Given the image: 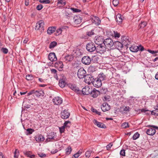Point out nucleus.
<instances>
[{"instance_id":"nucleus-1","label":"nucleus","mask_w":158,"mask_h":158,"mask_svg":"<svg viewBox=\"0 0 158 158\" xmlns=\"http://www.w3.org/2000/svg\"><path fill=\"white\" fill-rule=\"evenodd\" d=\"M44 21L42 20H40L36 23L35 29L37 30H39L40 32H42L44 31Z\"/></svg>"},{"instance_id":"nucleus-2","label":"nucleus","mask_w":158,"mask_h":158,"mask_svg":"<svg viewBox=\"0 0 158 158\" xmlns=\"http://www.w3.org/2000/svg\"><path fill=\"white\" fill-rule=\"evenodd\" d=\"M86 48L88 52H92L96 50V47L94 43L91 42L87 44Z\"/></svg>"},{"instance_id":"nucleus-3","label":"nucleus","mask_w":158,"mask_h":158,"mask_svg":"<svg viewBox=\"0 0 158 158\" xmlns=\"http://www.w3.org/2000/svg\"><path fill=\"white\" fill-rule=\"evenodd\" d=\"M103 44L106 47L110 48L114 44L113 40L110 38H107L104 40Z\"/></svg>"},{"instance_id":"nucleus-4","label":"nucleus","mask_w":158,"mask_h":158,"mask_svg":"<svg viewBox=\"0 0 158 158\" xmlns=\"http://www.w3.org/2000/svg\"><path fill=\"white\" fill-rule=\"evenodd\" d=\"M86 72L83 68H81L78 69L77 72L78 77L82 79L86 75Z\"/></svg>"},{"instance_id":"nucleus-5","label":"nucleus","mask_w":158,"mask_h":158,"mask_svg":"<svg viewBox=\"0 0 158 158\" xmlns=\"http://www.w3.org/2000/svg\"><path fill=\"white\" fill-rule=\"evenodd\" d=\"M149 127H152L153 128H150L148 129L146 131V133L148 135H153L155 134L156 133V130L155 129H158V127L153 125H149Z\"/></svg>"},{"instance_id":"nucleus-6","label":"nucleus","mask_w":158,"mask_h":158,"mask_svg":"<svg viewBox=\"0 0 158 158\" xmlns=\"http://www.w3.org/2000/svg\"><path fill=\"white\" fill-rule=\"evenodd\" d=\"M94 42L98 45L103 44L104 40L103 37L102 36H96L94 39Z\"/></svg>"},{"instance_id":"nucleus-7","label":"nucleus","mask_w":158,"mask_h":158,"mask_svg":"<svg viewBox=\"0 0 158 158\" xmlns=\"http://www.w3.org/2000/svg\"><path fill=\"white\" fill-rule=\"evenodd\" d=\"M103 44H102L98 45V46L96 47V50L98 52L102 53L105 52L106 48L103 45Z\"/></svg>"},{"instance_id":"nucleus-8","label":"nucleus","mask_w":158,"mask_h":158,"mask_svg":"<svg viewBox=\"0 0 158 158\" xmlns=\"http://www.w3.org/2000/svg\"><path fill=\"white\" fill-rule=\"evenodd\" d=\"M84 77V81L88 85H90L91 83H92L94 78L91 75L89 74L86 75Z\"/></svg>"},{"instance_id":"nucleus-9","label":"nucleus","mask_w":158,"mask_h":158,"mask_svg":"<svg viewBox=\"0 0 158 158\" xmlns=\"http://www.w3.org/2000/svg\"><path fill=\"white\" fill-rule=\"evenodd\" d=\"M82 62L85 65H89L91 62L90 57L88 56L83 57L81 60Z\"/></svg>"},{"instance_id":"nucleus-10","label":"nucleus","mask_w":158,"mask_h":158,"mask_svg":"<svg viewBox=\"0 0 158 158\" xmlns=\"http://www.w3.org/2000/svg\"><path fill=\"white\" fill-rule=\"evenodd\" d=\"M92 84L96 88L100 87L102 85V82L97 78L94 79Z\"/></svg>"},{"instance_id":"nucleus-11","label":"nucleus","mask_w":158,"mask_h":158,"mask_svg":"<svg viewBox=\"0 0 158 158\" xmlns=\"http://www.w3.org/2000/svg\"><path fill=\"white\" fill-rule=\"evenodd\" d=\"M52 101L55 105H59L62 104L63 100L60 97H57L53 99Z\"/></svg>"},{"instance_id":"nucleus-12","label":"nucleus","mask_w":158,"mask_h":158,"mask_svg":"<svg viewBox=\"0 0 158 158\" xmlns=\"http://www.w3.org/2000/svg\"><path fill=\"white\" fill-rule=\"evenodd\" d=\"M92 92V89H90L88 86H86L83 88L82 92L84 95H88Z\"/></svg>"},{"instance_id":"nucleus-13","label":"nucleus","mask_w":158,"mask_h":158,"mask_svg":"<svg viewBox=\"0 0 158 158\" xmlns=\"http://www.w3.org/2000/svg\"><path fill=\"white\" fill-rule=\"evenodd\" d=\"M61 115L62 118L66 119L69 117L70 114L68 112L67 110H65L61 112Z\"/></svg>"},{"instance_id":"nucleus-14","label":"nucleus","mask_w":158,"mask_h":158,"mask_svg":"<svg viewBox=\"0 0 158 158\" xmlns=\"http://www.w3.org/2000/svg\"><path fill=\"white\" fill-rule=\"evenodd\" d=\"M82 20V18L79 15L75 16L73 17V21L76 24H80Z\"/></svg>"},{"instance_id":"nucleus-15","label":"nucleus","mask_w":158,"mask_h":158,"mask_svg":"<svg viewBox=\"0 0 158 158\" xmlns=\"http://www.w3.org/2000/svg\"><path fill=\"white\" fill-rule=\"evenodd\" d=\"M101 108L103 111L105 112L109 110L110 109V107L107 103H104L101 106Z\"/></svg>"},{"instance_id":"nucleus-16","label":"nucleus","mask_w":158,"mask_h":158,"mask_svg":"<svg viewBox=\"0 0 158 158\" xmlns=\"http://www.w3.org/2000/svg\"><path fill=\"white\" fill-rule=\"evenodd\" d=\"M48 58L51 61H55L57 60L55 54L54 52L50 53L49 54Z\"/></svg>"},{"instance_id":"nucleus-17","label":"nucleus","mask_w":158,"mask_h":158,"mask_svg":"<svg viewBox=\"0 0 158 158\" xmlns=\"http://www.w3.org/2000/svg\"><path fill=\"white\" fill-rule=\"evenodd\" d=\"M93 122L99 127L103 128H105L106 127V125L104 124L98 122L96 119H94L93 121Z\"/></svg>"},{"instance_id":"nucleus-18","label":"nucleus","mask_w":158,"mask_h":158,"mask_svg":"<svg viewBox=\"0 0 158 158\" xmlns=\"http://www.w3.org/2000/svg\"><path fill=\"white\" fill-rule=\"evenodd\" d=\"M130 110V108L129 106H123L121 107L120 108V111L122 113H127Z\"/></svg>"},{"instance_id":"nucleus-19","label":"nucleus","mask_w":158,"mask_h":158,"mask_svg":"<svg viewBox=\"0 0 158 158\" xmlns=\"http://www.w3.org/2000/svg\"><path fill=\"white\" fill-rule=\"evenodd\" d=\"M56 133L54 132H52L49 133L48 135V137L46 139V141H50V139H53L54 138L56 137Z\"/></svg>"},{"instance_id":"nucleus-20","label":"nucleus","mask_w":158,"mask_h":158,"mask_svg":"<svg viewBox=\"0 0 158 158\" xmlns=\"http://www.w3.org/2000/svg\"><path fill=\"white\" fill-rule=\"evenodd\" d=\"M55 67L59 70H61L63 67V64L61 61L56 62L55 64Z\"/></svg>"},{"instance_id":"nucleus-21","label":"nucleus","mask_w":158,"mask_h":158,"mask_svg":"<svg viewBox=\"0 0 158 158\" xmlns=\"http://www.w3.org/2000/svg\"><path fill=\"white\" fill-rule=\"evenodd\" d=\"M90 94L94 98H96L100 94L99 91L95 89H94L93 90L92 89V92H90Z\"/></svg>"},{"instance_id":"nucleus-22","label":"nucleus","mask_w":158,"mask_h":158,"mask_svg":"<svg viewBox=\"0 0 158 158\" xmlns=\"http://www.w3.org/2000/svg\"><path fill=\"white\" fill-rule=\"evenodd\" d=\"M69 87L73 90L75 92H78L79 91V88L77 87L75 84L69 83Z\"/></svg>"},{"instance_id":"nucleus-23","label":"nucleus","mask_w":158,"mask_h":158,"mask_svg":"<svg viewBox=\"0 0 158 158\" xmlns=\"http://www.w3.org/2000/svg\"><path fill=\"white\" fill-rule=\"evenodd\" d=\"M121 41L123 45L125 46L128 45L129 43H130V41L129 40L128 37H124L122 38Z\"/></svg>"},{"instance_id":"nucleus-24","label":"nucleus","mask_w":158,"mask_h":158,"mask_svg":"<svg viewBox=\"0 0 158 158\" xmlns=\"http://www.w3.org/2000/svg\"><path fill=\"white\" fill-rule=\"evenodd\" d=\"M92 21L93 23L97 25H99L101 23V21L99 18L95 16L92 19Z\"/></svg>"},{"instance_id":"nucleus-25","label":"nucleus","mask_w":158,"mask_h":158,"mask_svg":"<svg viewBox=\"0 0 158 158\" xmlns=\"http://www.w3.org/2000/svg\"><path fill=\"white\" fill-rule=\"evenodd\" d=\"M115 47L118 49H121L123 47V43H121L118 41H116L114 44Z\"/></svg>"},{"instance_id":"nucleus-26","label":"nucleus","mask_w":158,"mask_h":158,"mask_svg":"<svg viewBox=\"0 0 158 158\" xmlns=\"http://www.w3.org/2000/svg\"><path fill=\"white\" fill-rule=\"evenodd\" d=\"M35 139L36 141L39 142L44 141L45 138L41 135H38L35 136Z\"/></svg>"},{"instance_id":"nucleus-27","label":"nucleus","mask_w":158,"mask_h":158,"mask_svg":"<svg viewBox=\"0 0 158 158\" xmlns=\"http://www.w3.org/2000/svg\"><path fill=\"white\" fill-rule=\"evenodd\" d=\"M44 94V92L43 90L41 89L36 90L35 92V95L37 97L43 96Z\"/></svg>"},{"instance_id":"nucleus-28","label":"nucleus","mask_w":158,"mask_h":158,"mask_svg":"<svg viewBox=\"0 0 158 158\" xmlns=\"http://www.w3.org/2000/svg\"><path fill=\"white\" fill-rule=\"evenodd\" d=\"M56 29V27H49L48 28L47 30V33L48 34H51L53 33Z\"/></svg>"},{"instance_id":"nucleus-29","label":"nucleus","mask_w":158,"mask_h":158,"mask_svg":"<svg viewBox=\"0 0 158 158\" xmlns=\"http://www.w3.org/2000/svg\"><path fill=\"white\" fill-rule=\"evenodd\" d=\"M97 78L102 82L105 80L106 76L103 73H102L98 74Z\"/></svg>"},{"instance_id":"nucleus-30","label":"nucleus","mask_w":158,"mask_h":158,"mask_svg":"<svg viewBox=\"0 0 158 158\" xmlns=\"http://www.w3.org/2000/svg\"><path fill=\"white\" fill-rule=\"evenodd\" d=\"M130 49L131 51L133 52H137L139 50L138 46L133 45L130 48Z\"/></svg>"},{"instance_id":"nucleus-31","label":"nucleus","mask_w":158,"mask_h":158,"mask_svg":"<svg viewBox=\"0 0 158 158\" xmlns=\"http://www.w3.org/2000/svg\"><path fill=\"white\" fill-rule=\"evenodd\" d=\"M116 20L118 24H120L122 22V19L121 17V14H118L116 17Z\"/></svg>"},{"instance_id":"nucleus-32","label":"nucleus","mask_w":158,"mask_h":158,"mask_svg":"<svg viewBox=\"0 0 158 158\" xmlns=\"http://www.w3.org/2000/svg\"><path fill=\"white\" fill-rule=\"evenodd\" d=\"M73 59V57L72 55H68L66 56L64 58V59L65 60L67 61L66 62L71 61H72Z\"/></svg>"},{"instance_id":"nucleus-33","label":"nucleus","mask_w":158,"mask_h":158,"mask_svg":"<svg viewBox=\"0 0 158 158\" xmlns=\"http://www.w3.org/2000/svg\"><path fill=\"white\" fill-rule=\"evenodd\" d=\"M66 84L65 81L63 79H60L59 81V85L61 88H64Z\"/></svg>"},{"instance_id":"nucleus-34","label":"nucleus","mask_w":158,"mask_h":158,"mask_svg":"<svg viewBox=\"0 0 158 158\" xmlns=\"http://www.w3.org/2000/svg\"><path fill=\"white\" fill-rule=\"evenodd\" d=\"M99 94H106L107 92V89L102 88L100 89V90L99 91Z\"/></svg>"},{"instance_id":"nucleus-35","label":"nucleus","mask_w":158,"mask_h":158,"mask_svg":"<svg viewBox=\"0 0 158 158\" xmlns=\"http://www.w3.org/2000/svg\"><path fill=\"white\" fill-rule=\"evenodd\" d=\"M65 153L66 155H68L70 154L72 151V148L70 146H69L65 150Z\"/></svg>"},{"instance_id":"nucleus-36","label":"nucleus","mask_w":158,"mask_h":158,"mask_svg":"<svg viewBox=\"0 0 158 158\" xmlns=\"http://www.w3.org/2000/svg\"><path fill=\"white\" fill-rule=\"evenodd\" d=\"M26 78L27 81H31L33 80L34 77L32 74H28L26 76Z\"/></svg>"},{"instance_id":"nucleus-37","label":"nucleus","mask_w":158,"mask_h":158,"mask_svg":"<svg viewBox=\"0 0 158 158\" xmlns=\"http://www.w3.org/2000/svg\"><path fill=\"white\" fill-rule=\"evenodd\" d=\"M147 23L146 22H143L141 23L139 25V28H143L147 25Z\"/></svg>"},{"instance_id":"nucleus-38","label":"nucleus","mask_w":158,"mask_h":158,"mask_svg":"<svg viewBox=\"0 0 158 158\" xmlns=\"http://www.w3.org/2000/svg\"><path fill=\"white\" fill-rule=\"evenodd\" d=\"M57 45V43L55 41L52 42L50 44L49 48L52 49L53 48Z\"/></svg>"},{"instance_id":"nucleus-39","label":"nucleus","mask_w":158,"mask_h":158,"mask_svg":"<svg viewBox=\"0 0 158 158\" xmlns=\"http://www.w3.org/2000/svg\"><path fill=\"white\" fill-rule=\"evenodd\" d=\"M34 131V130L31 128H28L26 130V134L27 135H29L31 134Z\"/></svg>"},{"instance_id":"nucleus-40","label":"nucleus","mask_w":158,"mask_h":158,"mask_svg":"<svg viewBox=\"0 0 158 158\" xmlns=\"http://www.w3.org/2000/svg\"><path fill=\"white\" fill-rule=\"evenodd\" d=\"M148 52L152 54H155V55L154 56H155L157 55V54H155L157 53L158 52V50L154 51V50H151L150 49H148Z\"/></svg>"},{"instance_id":"nucleus-41","label":"nucleus","mask_w":158,"mask_h":158,"mask_svg":"<svg viewBox=\"0 0 158 158\" xmlns=\"http://www.w3.org/2000/svg\"><path fill=\"white\" fill-rule=\"evenodd\" d=\"M139 134L138 132H137L133 135L132 139L133 140H135L139 138Z\"/></svg>"},{"instance_id":"nucleus-42","label":"nucleus","mask_w":158,"mask_h":158,"mask_svg":"<svg viewBox=\"0 0 158 158\" xmlns=\"http://www.w3.org/2000/svg\"><path fill=\"white\" fill-rule=\"evenodd\" d=\"M70 126V122L68 121H65L64 123V126L65 127H69Z\"/></svg>"},{"instance_id":"nucleus-43","label":"nucleus","mask_w":158,"mask_h":158,"mask_svg":"<svg viewBox=\"0 0 158 158\" xmlns=\"http://www.w3.org/2000/svg\"><path fill=\"white\" fill-rule=\"evenodd\" d=\"M122 127L123 128H126L129 127L128 123H123L121 125Z\"/></svg>"},{"instance_id":"nucleus-44","label":"nucleus","mask_w":158,"mask_h":158,"mask_svg":"<svg viewBox=\"0 0 158 158\" xmlns=\"http://www.w3.org/2000/svg\"><path fill=\"white\" fill-rule=\"evenodd\" d=\"M19 150L17 149H16L14 152V157L15 158H17L19 156Z\"/></svg>"},{"instance_id":"nucleus-45","label":"nucleus","mask_w":158,"mask_h":158,"mask_svg":"<svg viewBox=\"0 0 158 158\" xmlns=\"http://www.w3.org/2000/svg\"><path fill=\"white\" fill-rule=\"evenodd\" d=\"M1 50L3 53L6 54H7L8 52V49L7 48H2L1 49Z\"/></svg>"},{"instance_id":"nucleus-46","label":"nucleus","mask_w":158,"mask_h":158,"mask_svg":"<svg viewBox=\"0 0 158 158\" xmlns=\"http://www.w3.org/2000/svg\"><path fill=\"white\" fill-rule=\"evenodd\" d=\"M40 2L43 3L49 4L50 3V1L49 0H40Z\"/></svg>"},{"instance_id":"nucleus-47","label":"nucleus","mask_w":158,"mask_h":158,"mask_svg":"<svg viewBox=\"0 0 158 158\" xmlns=\"http://www.w3.org/2000/svg\"><path fill=\"white\" fill-rule=\"evenodd\" d=\"M56 35H59L61 34L62 33V30L61 29L60 27L58 29L56 30Z\"/></svg>"},{"instance_id":"nucleus-48","label":"nucleus","mask_w":158,"mask_h":158,"mask_svg":"<svg viewBox=\"0 0 158 158\" xmlns=\"http://www.w3.org/2000/svg\"><path fill=\"white\" fill-rule=\"evenodd\" d=\"M125 151L124 149H122L120 152V155L123 156H125Z\"/></svg>"},{"instance_id":"nucleus-49","label":"nucleus","mask_w":158,"mask_h":158,"mask_svg":"<svg viewBox=\"0 0 158 158\" xmlns=\"http://www.w3.org/2000/svg\"><path fill=\"white\" fill-rule=\"evenodd\" d=\"M58 3H60L62 5L64 6L66 4V2L65 0H60L58 2Z\"/></svg>"},{"instance_id":"nucleus-50","label":"nucleus","mask_w":158,"mask_h":158,"mask_svg":"<svg viewBox=\"0 0 158 158\" xmlns=\"http://www.w3.org/2000/svg\"><path fill=\"white\" fill-rule=\"evenodd\" d=\"M91 152L90 151H88L86 152L85 155L86 157L88 158L90 157L91 155Z\"/></svg>"},{"instance_id":"nucleus-51","label":"nucleus","mask_w":158,"mask_h":158,"mask_svg":"<svg viewBox=\"0 0 158 158\" xmlns=\"http://www.w3.org/2000/svg\"><path fill=\"white\" fill-rule=\"evenodd\" d=\"M119 3L118 0H113V4L115 6H116L118 5Z\"/></svg>"},{"instance_id":"nucleus-52","label":"nucleus","mask_w":158,"mask_h":158,"mask_svg":"<svg viewBox=\"0 0 158 158\" xmlns=\"http://www.w3.org/2000/svg\"><path fill=\"white\" fill-rule=\"evenodd\" d=\"M91 111L93 112H95V113L97 114H98L99 115H100V114H101V113L99 112H98L96 109H94V108H91Z\"/></svg>"},{"instance_id":"nucleus-53","label":"nucleus","mask_w":158,"mask_h":158,"mask_svg":"<svg viewBox=\"0 0 158 158\" xmlns=\"http://www.w3.org/2000/svg\"><path fill=\"white\" fill-rule=\"evenodd\" d=\"M71 9L74 12H80L81 11V10L77 8H71Z\"/></svg>"},{"instance_id":"nucleus-54","label":"nucleus","mask_w":158,"mask_h":158,"mask_svg":"<svg viewBox=\"0 0 158 158\" xmlns=\"http://www.w3.org/2000/svg\"><path fill=\"white\" fill-rule=\"evenodd\" d=\"M94 34V30H92L91 31L88 32L87 33V35H88L89 36H91L92 35H93Z\"/></svg>"},{"instance_id":"nucleus-55","label":"nucleus","mask_w":158,"mask_h":158,"mask_svg":"<svg viewBox=\"0 0 158 158\" xmlns=\"http://www.w3.org/2000/svg\"><path fill=\"white\" fill-rule=\"evenodd\" d=\"M65 127L64 126H63L61 127H59L60 132L61 133L64 132Z\"/></svg>"},{"instance_id":"nucleus-56","label":"nucleus","mask_w":158,"mask_h":158,"mask_svg":"<svg viewBox=\"0 0 158 158\" xmlns=\"http://www.w3.org/2000/svg\"><path fill=\"white\" fill-rule=\"evenodd\" d=\"M120 35L119 33L117 31H114V36L115 38H119L120 37Z\"/></svg>"},{"instance_id":"nucleus-57","label":"nucleus","mask_w":158,"mask_h":158,"mask_svg":"<svg viewBox=\"0 0 158 158\" xmlns=\"http://www.w3.org/2000/svg\"><path fill=\"white\" fill-rule=\"evenodd\" d=\"M110 98L109 96H105L103 98V100L105 101H110Z\"/></svg>"},{"instance_id":"nucleus-58","label":"nucleus","mask_w":158,"mask_h":158,"mask_svg":"<svg viewBox=\"0 0 158 158\" xmlns=\"http://www.w3.org/2000/svg\"><path fill=\"white\" fill-rule=\"evenodd\" d=\"M113 144L112 143H110L109 144L107 145L106 147L107 149L108 150H109L110 148L112 146Z\"/></svg>"},{"instance_id":"nucleus-59","label":"nucleus","mask_w":158,"mask_h":158,"mask_svg":"<svg viewBox=\"0 0 158 158\" xmlns=\"http://www.w3.org/2000/svg\"><path fill=\"white\" fill-rule=\"evenodd\" d=\"M43 6L41 5H38L36 7V9L39 10H41L43 8Z\"/></svg>"},{"instance_id":"nucleus-60","label":"nucleus","mask_w":158,"mask_h":158,"mask_svg":"<svg viewBox=\"0 0 158 158\" xmlns=\"http://www.w3.org/2000/svg\"><path fill=\"white\" fill-rule=\"evenodd\" d=\"M51 71L52 73L56 75H57V71L55 69H52Z\"/></svg>"},{"instance_id":"nucleus-61","label":"nucleus","mask_w":158,"mask_h":158,"mask_svg":"<svg viewBox=\"0 0 158 158\" xmlns=\"http://www.w3.org/2000/svg\"><path fill=\"white\" fill-rule=\"evenodd\" d=\"M30 152H31L30 151H27L25 153L24 152V154L26 156H27L28 157H29L30 156Z\"/></svg>"},{"instance_id":"nucleus-62","label":"nucleus","mask_w":158,"mask_h":158,"mask_svg":"<svg viewBox=\"0 0 158 158\" xmlns=\"http://www.w3.org/2000/svg\"><path fill=\"white\" fill-rule=\"evenodd\" d=\"M139 50H140L141 51H143L144 50V48L143 46H141V45H140L139 46H138Z\"/></svg>"},{"instance_id":"nucleus-63","label":"nucleus","mask_w":158,"mask_h":158,"mask_svg":"<svg viewBox=\"0 0 158 158\" xmlns=\"http://www.w3.org/2000/svg\"><path fill=\"white\" fill-rule=\"evenodd\" d=\"M61 29L62 30L63 29H66L67 28H69L68 27L66 26H63L60 27Z\"/></svg>"},{"instance_id":"nucleus-64","label":"nucleus","mask_w":158,"mask_h":158,"mask_svg":"<svg viewBox=\"0 0 158 158\" xmlns=\"http://www.w3.org/2000/svg\"><path fill=\"white\" fill-rule=\"evenodd\" d=\"M79 156H80L77 153L73 156L72 158H77Z\"/></svg>"}]
</instances>
